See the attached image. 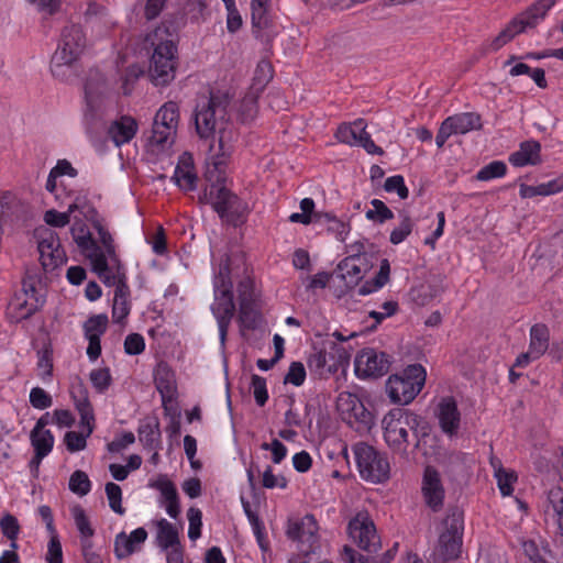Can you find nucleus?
Returning a JSON list of instances; mask_svg holds the SVG:
<instances>
[{
	"mask_svg": "<svg viewBox=\"0 0 563 563\" xmlns=\"http://www.w3.org/2000/svg\"><path fill=\"white\" fill-rule=\"evenodd\" d=\"M421 493L426 505L433 511L439 512L444 505L445 490L441 481L440 473L433 466L428 465L424 468Z\"/></svg>",
	"mask_w": 563,
	"mask_h": 563,
	"instance_id": "nucleus-18",
	"label": "nucleus"
},
{
	"mask_svg": "<svg viewBox=\"0 0 563 563\" xmlns=\"http://www.w3.org/2000/svg\"><path fill=\"white\" fill-rule=\"evenodd\" d=\"M154 123L156 124H174L179 123V106L175 101L165 102L156 112L154 117Z\"/></svg>",
	"mask_w": 563,
	"mask_h": 563,
	"instance_id": "nucleus-40",
	"label": "nucleus"
},
{
	"mask_svg": "<svg viewBox=\"0 0 563 563\" xmlns=\"http://www.w3.org/2000/svg\"><path fill=\"white\" fill-rule=\"evenodd\" d=\"M146 47L153 48L150 74L156 86L168 85L174 80L178 64L177 46L168 27L161 25L146 34Z\"/></svg>",
	"mask_w": 563,
	"mask_h": 563,
	"instance_id": "nucleus-2",
	"label": "nucleus"
},
{
	"mask_svg": "<svg viewBox=\"0 0 563 563\" xmlns=\"http://www.w3.org/2000/svg\"><path fill=\"white\" fill-rule=\"evenodd\" d=\"M36 236L40 261L44 271L53 272L67 261L66 252L55 231L43 228L36 231Z\"/></svg>",
	"mask_w": 563,
	"mask_h": 563,
	"instance_id": "nucleus-13",
	"label": "nucleus"
},
{
	"mask_svg": "<svg viewBox=\"0 0 563 563\" xmlns=\"http://www.w3.org/2000/svg\"><path fill=\"white\" fill-rule=\"evenodd\" d=\"M178 125L174 124H156L153 122L152 126V136L150 141L152 144L165 148L166 146H170L176 137Z\"/></svg>",
	"mask_w": 563,
	"mask_h": 563,
	"instance_id": "nucleus-36",
	"label": "nucleus"
},
{
	"mask_svg": "<svg viewBox=\"0 0 563 563\" xmlns=\"http://www.w3.org/2000/svg\"><path fill=\"white\" fill-rule=\"evenodd\" d=\"M355 254L345 257L338 265V277H340L347 288H353L362 279V272L360 266L356 264L357 255H360L364 245L356 243L353 245Z\"/></svg>",
	"mask_w": 563,
	"mask_h": 563,
	"instance_id": "nucleus-24",
	"label": "nucleus"
},
{
	"mask_svg": "<svg viewBox=\"0 0 563 563\" xmlns=\"http://www.w3.org/2000/svg\"><path fill=\"white\" fill-rule=\"evenodd\" d=\"M251 386L253 389L255 402L260 407H263L268 399V393H267V388H266V379L264 377H261V376L254 374V375H252Z\"/></svg>",
	"mask_w": 563,
	"mask_h": 563,
	"instance_id": "nucleus-60",
	"label": "nucleus"
},
{
	"mask_svg": "<svg viewBox=\"0 0 563 563\" xmlns=\"http://www.w3.org/2000/svg\"><path fill=\"white\" fill-rule=\"evenodd\" d=\"M239 316L238 320L243 329L254 330L257 327L258 312L255 307L254 297L247 294L242 295V300H239Z\"/></svg>",
	"mask_w": 563,
	"mask_h": 563,
	"instance_id": "nucleus-32",
	"label": "nucleus"
},
{
	"mask_svg": "<svg viewBox=\"0 0 563 563\" xmlns=\"http://www.w3.org/2000/svg\"><path fill=\"white\" fill-rule=\"evenodd\" d=\"M143 74V68L137 64L130 65L124 69L121 75L123 95L129 96L133 91L134 85Z\"/></svg>",
	"mask_w": 563,
	"mask_h": 563,
	"instance_id": "nucleus-47",
	"label": "nucleus"
},
{
	"mask_svg": "<svg viewBox=\"0 0 563 563\" xmlns=\"http://www.w3.org/2000/svg\"><path fill=\"white\" fill-rule=\"evenodd\" d=\"M231 96L228 91L211 90L207 101L197 103L195 109V126L200 139L214 135L220 121H225Z\"/></svg>",
	"mask_w": 563,
	"mask_h": 563,
	"instance_id": "nucleus-4",
	"label": "nucleus"
},
{
	"mask_svg": "<svg viewBox=\"0 0 563 563\" xmlns=\"http://www.w3.org/2000/svg\"><path fill=\"white\" fill-rule=\"evenodd\" d=\"M106 494L109 500L110 508L118 515H123L125 509L122 507V489L112 482L106 484Z\"/></svg>",
	"mask_w": 563,
	"mask_h": 563,
	"instance_id": "nucleus-55",
	"label": "nucleus"
},
{
	"mask_svg": "<svg viewBox=\"0 0 563 563\" xmlns=\"http://www.w3.org/2000/svg\"><path fill=\"white\" fill-rule=\"evenodd\" d=\"M483 128L482 117L476 112H462L448 117L440 125L435 136L438 147H443L448 139L455 134H466Z\"/></svg>",
	"mask_w": 563,
	"mask_h": 563,
	"instance_id": "nucleus-15",
	"label": "nucleus"
},
{
	"mask_svg": "<svg viewBox=\"0 0 563 563\" xmlns=\"http://www.w3.org/2000/svg\"><path fill=\"white\" fill-rule=\"evenodd\" d=\"M355 373L360 378H378L389 372L391 357L373 347L362 349L355 356Z\"/></svg>",
	"mask_w": 563,
	"mask_h": 563,
	"instance_id": "nucleus-14",
	"label": "nucleus"
},
{
	"mask_svg": "<svg viewBox=\"0 0 563 563\" xmlns=\"http://www.w3.org/2000/svg\"><path fill=\"white\" fill-rule=\"evenodd\" d=\"M354 126L358 129L356 144L362 146L368 154L383 155L384 150L375 144L369 133L366 132V122L364 119H357L353 122Z\"/></svg>",
	"mask_w": 563,
	"mask_h": 563,
	"instance_id": "nucleus-41",
	"label": "nucleus"
},
{
	"mask_svg": "<svg viewBox=\"0 0 563 563\" xmlns=\"http://www.w3.org/2000/svg\"><path fill=\"white\" fill-rule=\"evenodd\" d=\"M86 257L90 261L92 269L97 273L98 277L107 285L113 286L115 283V276L108 264L106 252L101 250L98 243L96 246L90 247L87 252H84Z\"/></svg>",
	"mask_w": 563,
	"mask_h": 563,
	"instance_id": "nucleus-26",
	"label": "nucleus"
},
{
	"mask_svg": "<svg viewBox=\"0 0 563 563\" xmlns=\"http://www.w3.org/2000/svg\"><path fill=\"white\" fill-rule=\"evenodd\" d=\"M556 0H538L529 5L525 11L512 18L509 23L492 40L488 48L497 52L504 45L509 43L516 35L523 33L528 29H534L539 21L544 19L548 11L555 4Z\"/></svg>",
	"mask_w": 563,
	"mask_h": 563,
	"instance_id": "nucleus-5",
	"label": "nucleus"
},
{
	"mask_svg": "<svg viewBox=\"0 0 563 563\" xmlns=\"http://www.w3.org/2000/svg\"><path fill=\"white\" fill-rule=\"evenodd\" d=\"M426 383V371L421 364H411L400 374L390 375L386 389L390 400L399 405L410 404Z\"/></svg>",
	"mask_w": 563,
	"mask_h": 563,
	"instance_id": "nucleus-6",
	"label": "nucleus"
},
{
	"mask_svg": "<svg viewBox=\"0 0 563 563\" xmlns=\"http://www.w3.org/2000/svg\"><path fill=\"white\" fill-rule=\"evenodd\" d=\"M306 379V368L301 362H292L284 378V384L301 386Z\"/></svg>",
	"mask_w": 563,
	"mask_h": 563,
	"instance_id": "nucleus-61",
	"label": "nucleus"
},
{
	"mask_svg": "<svg viewBox=\"0 0 563 563\" xmlns=\"http://www.w3.org/2000/svg\"><path fill=\"white\" fill-rule=\"evenodd\" d=\"M70 232L74 241L82 252H87L90 247L96 246V243H98L93 239L87 224L81 220H76L74 222Z\"/></svg>",
	"mask_w": 563,
	"mask_h": 563,
	"instance_id": "nucleus-37",
	"label": "nucleus"
},
{
	"mask_svg": "<svg viewBox=\"0 0 563 563\" xmlns=\"http://www.w3.org/2000/svg\"><path fill=\"white\" fill-rule=\"evenodd\" d=\"M506 173L507 165L501 161H494L477 172L476 179L487 181L494 178L504 177Z\"/></svg>",
	"mask_w": 563,
	"mask_h": 563,
	"instance_id": "nucleus-51",
	"label": "nucleus"
},
{
	"mask_svg": "<svg viewBox=\"0 0 563 563\" xmlns=\"http://www.w3.org/2000/svg\"><path fill=\"white\" fill-rule=\"evenodd\" d=\"M401 222L390 232L389 241L391 244H400L404 242L412 232L413 221L407 212H401Z\"/></svg>",
	"mask_w": 563,
	"mask_h": 563,
	"instance_id": "nucleus-46",
	"label": "nucleus"
},
{
	"mask_svg": "<svg viewBox=\"0 0 563 563\" xmlns=\"http://www.w3.org/2000/svg\"><path fill=\"white\" fill-rule=\"evenodd\" d=\"M216 132H218L217 145L214 143L210 145L213 170H207L206 179L208 181H212L214 172L224 174L225 167L234 152V144L239 140V132L229 119L220 121V126Z\"/></svg>",
	"mask_w": 563,
	"mask_h": 563,
	"instance_id": "nucleus-10",
	"label": "nucleus"
},
{
	"mask_svg": "<svg viewBox=\"0 0 563 563\" xmlns=\"http://www.w3.org/2000/svg\"><path fill=\"white\" fill-rule=\"evenodd\" d=\"M37 368L40 372L38 376L42 380H51L53 376V349L51 344H46L41 351H38Z\"/></svg>",
	"mask_w": 563,
	"mask_h": 563,
	"instance_id": "nucleus-44",
	"label": "nucleus"
},
{
	"mask_svg": "<svg viewBox=\"0 0 563 563\" xmlns=\"http://www.w3.org/2000/svg\"><path fill=\"white\" fill-rule=\"evenodd\" d=\"M338 407L362 422H367V419L371 417V413L365 409L360 398L349 391H343L339 395Z\"/></svg>",
	"mask_w": 563,
	"mask_h": 563,
	"instance_id": "nucleus-31",
	"label": "nucleus"
},
{
	"mask_svg": "<svg viewBox=\"0 0 563 563\" xmlns=\"http://www.w3.org/2000/svg\"><path fill=\"white\" fill-rule=\"evenodd\" d=\"M443 525L445 527V530L443 532L463 536V511L456 506L450 507L448 510L446 518L443 520Z\"/></svg>",
	"mask_w": 563,
	"mask_h": 563,
	"instance_id": "nucleus-42",
	"label": "nucleus"
},
{
	"mask_svg": "<svg viewBox=\"0 0 563 563\" xmlns=\"http://www.w3.org/2000/svg\"><path fill=\"white\" fill-rule=\"evenodd\" d=\"M43 303L35 285L23 280L21 289L13 294L7 306L5 317L11 323H19L40 311Z\"/></svg>",
	"mask_w": 563,
	"mask_h": 563,
	"instance_id": "nucleus-8",
	"label": "nucleus"
},
{
	"mask_svg": "<svg viewBox=\"0 0 563 563\" xmlns=\"http://www.w3.org/2000/svg\"><path fill=\"white\" fill-rule=\"evenodd\" d=\"M173 179L185 191H192L197 187V174L195 172L191 154L184 153L176 166Z\"/></svg>",
	"mask_w": 563,
	"mask_h": 563,
	"instance_id": "nucleus-25",
	"label": "nucleus"
},
{
	"mask_svg": "<svg viewBox=\"0 0 563 563\" xmlns=\"http://www.w3.org/2000/svg\"><path fill=\"white\" fill-rule=\"evenodd\" d=\"M187 517L189 520L188 537L190 540L195 541L201 536L202 514L200 509L190 507L187 511Z\"/></svg>",
	"mask_w": 563,
	"mask_h": 563,
	"instance_id": "nucleus-58",
	"label": "nucleus"
},
{
	"mask_svg": "<svg viewBox=\"0 0 563 563\" xmlns=\"http://www.w3.org/2000/svg\"><path fill=\"white\" fill-rule=\"evenodd\" d=\"M161 435L159 421L157 418L142 423L139 428V439L145 448L152 450L158 449Z\"/></svg>",
	"mask_w": 563,
	"mask_h": 563,
	"instance_id": "nucleus-35",
	"label": "nucleus"
},
{
	"mask_svg": "<svg viewBox=\"0 0 563 563\" xmlns=\"http://www.w3.org/2000/svg\"><path fill=\"white\" fill-rule=\"evenodd\" d=\"M147 538V531L144 528H137L126 536L124 532H120L115 537L114 541V553L118 559H124L130 556L135 551L134 544L145 542Z\"/></svg>",
	"mask_w": 563,
	"mask_h": 563,
	"instance_id": "nucleus-28",
	"label": "nucleus"
},
{
	"mask_svg": "<svg viewBox=\"0 0 563 563\" xmlns=\"http://www.w3.org/2000/svg\"><path fill=\"white\" fill-rule=\"evenodd\" d=\"M268 4L269 2H263V0H252V32L266 46H272L277 31L275 22L268 12Z\"/></svg>",
	"mask_w": 563,
	"mask_h": 563,
	"instance_id": "nucleus-16",
	"label": "nucleus"
},
{
	"mask_svg": "<svg viewBox=\"0 0 563 563\" xmlns=\"http://www.w3.org/2000/svg\"><path fill=\"white\" fill-rule=\"evenodd\" d=\"M71 514L76 523V527L84 539H89L95 534V530L91 527L90 520L86 515L85 509L76 505L71 509Z\"/></svg>",
	"mask_w": 563,
	"mask_h": 563,
	"instance_id": "nucleus-48",
	"label": "nucleus"
},
{
	"mask_svg": "<svg viewBox=\"0 0 563 563\" xmlns=\"http://www.w3.org/2000/svg\"><path fill=\"white\" fill-rule=\"evenodd\" d=\"M92 387L99 394H104L112 385V376L109 367L95 368L89 374Z\"/></svg>",
	"mask_w": 563,
	"mask_h": 563,
	"instance_id": "nucleus-45",
	"label": "nucleus"
},
{
	"mask_svg": "<svg viewBox=\"0 0 563 563\" xmlns=\"http://www.w3.org/2000/svg\"><path fill=\"white\" fill-rule=\"evenodd\" d=\"M318 521L313 515L307 514L301 519L288 520L286 536L291 541L308 543L309 549L318 540Z\"/></svg>",
	"mask_w": 563,
	"mask_h": 563,
	"instance_id": "nucleus-20",
	"label": "nucleus"
},
{
	"mask_svg": "<svg viewBox=\"0 0 563 563\" xmlns=\"http://www.w3.org/2000/svg\"><path fill=\"white\" fill-rule=\"evenodd\" d=\"M545 515L556 525V532L563 537V488L553 487L548 493Z\"/></svg>",
	"mask_w": 563,
	"mask_h": 563,
	"instance_id": "nucleus-30",
	"label": "nucleus"
},
{
	"mask_svg": "<svg viewBox=\"0 0 563 563\" xmlns=\"http://www.w3.org/2000/svg\"><path fill=\"white\" fill-rule=\"evenodd\" d=\"M496 478L503 496H510L514 493V484L517 482V474L514 471H507L501 466L496 470Z\"/></svg>",
	"mask_w": 563,
	"mask_h": 563,
	"instance_id": "nucleus-53",
	"label": "nucleus"
},
{
	"mask_svg": "<svg viewBox=\"0 0 563 563\" xmlns=\"http://www.w3.org/2000/svg\"><path fill=\"white\" fill-rule=\"evenodd\" d=\"M550 345V329L545 323L539 322L530 328L529 347L530 354L539 358L545 354Z\"/></svg>",
	"mask_w": 563,
	"mask_h": 563,
	"instance_id": "nucleus-29",
	"label": "nucleus"
},
{
	"mask_svg": "<svg viewBox=\"0 0 563 563\" xmlns=\"http://www.w3.org/2000/svg\"><path fill=\"white\" fill-rule=\"evenodd\" d=\"M108 322L109 320L107 314L91 316L84 323L85 336L88 338V335H97L98 338H101V335L107 331Z\"/></svg>",
	"mask_w": 563,
	"mask_h": 563,
	"instance_id": "nucleus-49",
	"label": "nucleus"
},
{
	"mask_svg": "<svg viewBox=\"0 0 563 563\" xmlns=\"http://www.w3.org/2000/svg\"><path fill=\"white\" fill-rule=\"evenodd\" d=\"M350 354L341 345L331 342L329 350H320L310 354L308 357V367L320 377L328 378L334 375L340 367L349 364Z\"/></svg>",
	"mask_w": 563,
	"mask_h": 563,
	"instance_id": "nucleus-12",
	"label": "nucleus"
},
{
	"mask_svg": "<svg viewBox=\"0 0 563 563\" xmlns=\"http://www.w3.org/2000/svg\"><path fill=\"white\" fill-rule=\"evenodd\" d=\"M156 526V541L159 548L168 550L169 548L180 545L178 530L169 521L161 519Z\"/></svg>",
	"mask_w": 563,
	"mask_h": 563,
	"instance_id": "nucleus-33",
	"label": "nucleus"
},
{
	"mask_svg": "<svg viewBox=\"0 0 563 563\" xmlns=\"http://www.w3.org/2000/svg\"><path fill=\"white\" fill-rule=\"evenodd\" d=\"M223 175L218 174L216 181L205 188L199 200L210 203L223 223L236 228L246 222L250 208L243 199L224 186Z\"/></svg>",
	"mask_w": 563,
	"mask_h": 563,
	"instance_id": "nucleus-3",
	"label": "nucleus"
},
{
	"mask_svg": "<svg viewBox=\"0 0 563 563\" xmlns=\"http://www.w3.org/2000/svg\"><path fill=\"white\" fill-rule=\"evenodd\" d=\"M353 451L363 479L383 483L389 478V462L374 446L358 442L353 446Z\"/></svg>",
	"mask_w": 563,
	"mask_h": 563,
	"instance_id": "nucleus-7",
	"label": "nucleus"
},
{
	"mask_svg": "<svg viewBox=\"0 0 563 563\" xmlns=\"http://www.w3.org/2000/svg\"><path fill=\"white\" fill-rule=\"evenodd\" d=\"M47 553L45 560L47 563H63V549L57 533L49 534Z\"/></svg>",
	"mask_w": 563,
	"mask_h": 563,
	"instance_id": "nucleus-62",
	"label": "nucleus"
},
{
	"mask_svg": "<svg viewBox=\"0 0 563 563\" xmlns=\"http://www.w3.org/2000/svg\"><path fill=\"white\" fill-rule=\"evenodd\" d=\"M357 130L358 129L355 128L353 123H341L338 126L334 136L341 143L353 145L356 144L358 135Z\"/></svg>",
	"mask_w": 563,
	"mask_h": 563,
	"instance_id": "nucleus-59",
	"label": "nucleus"
},
{
	"mask_svg": "<svg viewBox=\"0 0 563 563\" xmlns=\"http://www.w3.org/2000/svg\"><path fill=\"white\" fill-rule=\"evenodd\" d=\"M435 416L441 430L453 437L457 434L461 424V412L452 396L442 397L437 406Z\"/></svg>",
	"mask_w": 563,
	"mask_h": 563,
	"instance_id": "nucleus-21",
	"label": "nucleus"
},
{
	"mask_svg": "<svg viewBox=\"0 0 563 563\" xmlns=\"http://www.w3.org/2000/svg\"><path fill=\"white\" fill-rule=\"evenodd\" d=\"M347 533L353 542L367 554L376 553L382 548L380 537L367 511L357 512L349 521Z\"/></svg>",
	"mask_w": 563,
	"mask_h": 563,
	"instance_id": "nucleus-11",
	"label": "nucleus"
},
{
	"mask_svg": "<svg viewBox=\"0 0 563 563\" xmlns=\"http://www.w3.org/2000/svg\"><path fill=\"white\" fill-rule=\"evenodd\" d=\"M139 130L136 119L124 114L112 121L108 128V136L117 145L121 146L133 140Z\"/></svg>",
	"mask_w": 563,
	"mask_h": 563,
	"instance_id": "nucleus-22",
	"label": "nucleus"
},
{
	"mask_svg": "<svg viewBox=\"0 0 563 563\" xmlns=\"http://www.w3.org/2000/svg\"><path fill=\"white\" fill-rule=\"evenodd\" d=\"M0 529L7 539H18L21 526L15 516L7 512L0 518Z\"/></svg>",
	"mask_w": 563,
	"mask_h": 563,
	"instance_id": "nucleus-56",
	"label": "nucleus"
},
{
	"mask_svg": "<svg viewBox=\"0 0 563 563\" xmlns=\"http://www.w3.org/2000/svg\"><path fill=\"white\" fill-rule=\"evenodd\" d=\"M85 46L86 37L82 27L78 24L65 26L62 31L59 45L52 57V73L56 74L57 68L62 66H70L79 58Z\"/></svg>",
	"mask_w": 563,
	"mask_h": 563,
	"instance_id": "nucleus-9",
	"label": "nucleus"
},
{
	"mask_svg": "<svg viewBox=\"0 0 563 563\" xmlns=\"http://www.w3.org/2000/svg\"><path fill=\"white\" fill-rule=\"evenodd\" d=\"M30 440L34 452H37V457L47 456L54 445V435L49 430L36 432L35 435L34 431H31Z\"/></svg>",
	"mask_w": 563,
	"mask_h": 563,
	"instance_id": "nucleus-39",
	"label": "nucleus"
},
{
	"mask_svg": "<svg viewBox=\"0 0 563 563\" xmlns=\"http://www.w3.org/2000/svg\"><path fill=\"white\" fill-rule=\"evenodd\" d=\"M154 383L162 399L176 400L177 383L175 372L166 362L158 363L154 373Z\"/></svg>",
	"mask_w": 563,
	"mask_h": 563,
	"instance_id": "nucleus-23",
	"label": "nucleus"
},
{
	"mask_svg": "<svg viewBox=\"0 0 563 563\" xmlns=\"http://www.w3.org/2000/svg\"><path fill=\"white\" fill-rule=\"evenodd\" d=\"M373 209L366 211V218L374 222L384 223L394 218V212L379 199L371 201Z\"/></svg>",
	"mask_w": 563,
	"mask_h": 563,
	"instance_id": "nucleus-52",
	"label": "nucleus"
},
{
	"mask_svg": "<svg viewBox=\"0 0 563 563\" xmlns=\"http://www.w3.org/2000/svg\"><path fill=\"white\" fill-rule=\"evenodd\" d=\"M394 558L395 554L389 549L382 555L374 556L372 554H361L349 545L343 548V560L346 563H390Z\"/></svg>",
	"mask_w": 563,
	"mask_h": 563,
	"instance_id": "nucleus-34",
	"label": "nucleus"
},
{
	"mask_svg": "<svg viewBox=\"0 0 563 563\" xmlns=\"http://www.w3.org/2000/svg\"><path fill=\"white\" fill-rule=\"evenodd\" d=\"M91 483L88 475L80 470L75 471L69 478V489L79 495L85 496L90 492Z\"/></svg>",
	"mask_w": 563,
	"mask_h": 563,
	"instance_id": "nucleus-54",
	"label": "nucleus"
},
{
	"mask_svg": "<svg viewBox=\"0 0 563 563\" xmlns=\"http://www.w3.org/2000/svg\"><path fill=\"white\" fill-rule=\"evenodd\" d=\"M68 211L73 214L79 211L86 219H92L97 216L96 209L90 205L86 197L76 196L74 201L68 206Z\"/></svg>",
	"mask_w": 563,
	"mask_h": 563,
	"instance_id": "nucleus-64",
	"label": "nucleus"
},
{
	"mask_svg": "<svg viewBox=\"0 0 563 563\" xmlns=\"http://www.w3.org/2000/svg\"><path fill=\"white\" fill-rule=\"evenodd\" d=\"M439 545L445 560L456 559L461 552L462 536L442 532L439 537Z\"/></svg>",
	"mask_w": 563,
	"mask_h": 563,
	"instance_id": "nucleus-38",
	"label": "nucleus"
},
{
	"mask_svg": "<svg viewBox=\"0 0 563 563\" xmlns=\"http://www.w3.org/2000/svg\"><path fill=\"white\" fill-rule=\"evenodd\" d=\"M30 404L40 410L49 408L53 404L52 396L41 387L32 388L30 393Z\"/></svg>",
	"mask_w": 563,
	"mask_h": 563,
	"instance_id": "nucleus-63",
	"label": "nucleus"
},
{
	"mask_svg": "<svg viewBox=\"0 0 563 563\" xmlns=\"http://www.w3.org/2000/svg\"><path fill=\"white\" fill-rule=\"evenodd\" d=\"M93 227L98 232L99 241L103 245L104 252L109 256L110 261L114 264H119L120 260L115 253V245L111 233L100 222H96Z\"/></svg>",
	"mask_w": 563,
	"mask_h": 563,
	"instance_id": "nucleus-50",
	"label": "nucleus"
},
{
	"mask_svg": "<svg viewBox=\"0 0 563 563\" xmlns=\"http://www.w3.org/2000/svg\"><path fill=\"white\" fill-rule=\"evenodd\" d=\"M69 394L80 416V427L88 428V434H91L96 427V418L88 388L81 377L75 376L69 387Z\"/></svg>",
	"mask_w": 563,
	"mask_h": 563,
	"instance_id": "nucleus-17",
	"label": "nucleus"
},
{
	"mask_svg": "<svg viewBox=\"0 0 563 563\" xmlns=\"http://www.w3.org/2000/svg\"><path fill=\"white\" fill-rule=\"evenodd\" d=\"M384 439L389 449L397 454L406 455L409 446V431L413 432L419 446L418 431L422 437L428 435L429 424L421 416L405 408L389 410L382 421Z\"/></svg>",
	"mask_w": 563,
	"mask_h": 563,
	"instance_id": "nucleus-1",
	"label": "nucleus"
},
{
	"mask_svg": "<svg viewBox=\"0 0 563 563\" xmlns=\"http://www.w3.org/2000/svg\"><path fill=\"white\" fill-rule=\"evenodd\" d=\"M509 162L516 167L540 164L541 144L533 140L522 142L519 150L510 154Z\"/></svg>",
	"mask_w": 563,
	"mask_h": 563,
	"instance_id": "nucleus-27",
	"label": "nucleus"
},
{
	"mask_svg": "<svg viewBox=\"0 0 563 563\" xmlns=\"http://www.w3.org/2000/svg\"><path fill=\"white\" fill-rule=\"evenodd\" d=\"M86 429V433H79L76 431H68L64 437V442L69 452L81 451L86 448L87 441L86 439L91 434H88V428Z\"/></svg>",
	"mask_w": 563,
	"mask_h": 563,
	"instance_id": "nucleus-57",
	"label": "nucleus"
},
{
	"mask_svg": "<svg viewBox=\"0 0 563 563\" xmlns=\"http://www.w3.org/2000/svg\"><path fill=\"white\" fill-rule=\"evenodd\" d=\"M322 218L328 221V230L334 233L335 236L343 242L350 232V224L336 219L330 213H314V221H321Z\"/></svg>",
	"mask_w": 563,
	"mask_h": 563,
	"instance_id": "nucleus-43",
	"label": "nucleus"
},
{
	"mask_svg": "<svg viewBox=\"0 0 563 563\" xmlns=\"http://www.w3.org/2000/svg\"><path fill=\"white\" fill-rule=\"evenodd\" d=\"M212 311L218 321L221 342L224 343L229 327L235 313L231 288H224L219 291V295L216 296V303L212 307Z\"/></svg>",
	"mask_w": 563,
	"mask_h": 563,
	"instance_id": "nucleus-19",
	"label": "nucleus"
}]
</instances>
